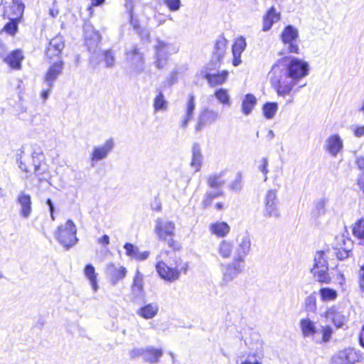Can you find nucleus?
<instances>
[{
    "mask_svg": "<svg viewBox=\"0 0 364 364\" xmlns=\"http://www.w3.org/2000/svg\"><path fill=\"white\" fill-rule=\"evenodd\" d=\"M280 19V13L277 12L274 6H272L263 16L264 31L270 30L273 24Z\"/></svg>",
    "mask_w": 364,
    "mask_h": 364,
    "instance_id": "obj_24",
    "label": "nucleus"
},
{
    "mask_svg": "<svg viewBox=\"0 0 364 364\" xmlns=\"http://www.w3.org/2000/svg\"><path fill=\"white\" fill-rule=\"evenodd\" d=\"M259 162H260V164L258 166V169L264 175V181H267V178H267V173L269 172V170H268V164H269L268 159L267 158H262L260 160Z\"/></svg>",
    "mask_w": 364,
    "mask_h": 364,
    "instance_id": "obj_51",
    "label": "nucleus"
},
{
    "mask_svg": "<svg viewBox=\"0 0 364 364\" xmlns=\"http://www.w3.org/2000/svg\"><path fill=\"white\" fill-rule=\"evenodd\" d=\"M262 109L265 118L272 119L278 109V104L277 102H267L263 105Z\"/></svg>",
    "mask_w": 364,
    "mask_h": 364,
    "instance_id": "obj_40",
    "label": "nucleus"
},
{
    "mask_svg": "<svg viewBox=\"0 0 364 364\" xmlns=\"http://www.w3.org/2000/svg\"><path fill=\"white\" fill-rule=\"evenodd\" d=\"M306 311L309 313H314L316 310V299L314 294H311L305 299Z\"/></svg>",
    "mask_w": 364,
    "mask_h": 364,
    "instance_id": "obj_45",
    "label": "nucleus"
},
{
    "mask_svg": "<svg viewBox=\"0 0 364 364\" xmlns=\"http://www.w3.org/2000/svg\"><path fill=\"white\" fill-rule=\"evenodd\" d=\"M124 6L127 10V12L129 14V19L130 22V25L133 28L135 32L139 31L141 28H142L140 26L139 21L138 18H135L134 16V1L133 0H125Z\"/></svg>",
    "mask_w": 364,
    "mask_h": 364,
    "instance_id": "obj_34",
    "label": "nucleus"
},
{
    "mask_svg": "<svg viewBox=\"0 0 364 364\" xmlns=\"http://www.w3.org/2000/svg\"><path fill=\"white\" fill-rule=\"evenodd\" d=\"M318 336H317L316 342L321 343V342H327L330 340L332 329L329 326H320L318 328Z\"/></svg>",
    "mask_w": 364,
    "mask_h": 364,
    "instance_id": "obj_41",
    "label": "nucleus"
},
{
    "mask_svg": "<svg viewBox=\"0 0 364 364\" xmlns=\"http://www.w3.org/2000/svg\"><path fill=\"white\" fill-rule=\"evenodd\" d=\"M358 284L360 291L364 292V264L360 266L358 272Z\"/></svg>",
    "mask_w": 364,
    "mask_h": 364,
    "instance_id": "obj_57",
    "label": "nucleus"
},
{
    "mask_svg": "<svg viewBox=\"0 0 364 364\" xmlns=\"http://www.w3.org/2000/svg\"><path fill=\"white\" fill-rule=\"evenodd\" d=\"M215 97L217 100L223 105H230V95L227 90L220 88L215 92Z\"/></svg>",
    "mask_w": 364,
    "mask_h": 364,
    "instance_id": "obj_44",
    "label": "nucleus"
},
{
    "mask_svg": "<svg viewBox=\"0 0 364 364\" xmlns=\"http://www.w3.org/2000/svg\"><path fill=\"white\" fill-rule=\"evenodd\" d=\"M257 104V99L252 94H247L242 101V112L247 116L250 114Z\"/></svg>",
    "mask_w": 364,
    "mask_h": 364,
    "instance_id": "obj_32",
    "label": "nucleus"
},
{
    "mask_svg": "<svg viewBox=\"0 0 364 364\" xmlns=\"http://www.w3.org/2000/svg\"><path fill=\"white\" fill-rule=\"evenodd\" d=\"M323 147L331 156L336 157L343 150V140L338 134L330 135L326 139Z\"/></svg>",
    "mask_w": 364,
    "mask_h": 364,
    "instance_id": "obj_17",
    "label": "nucleus"
},
{
    "mask_svg": "<svg viewBox=\"0 0 364 364\" xmlns=\"http://www.w3.org/2000/svg\"><path fill=\"white\" fill-rule=\"evenodd\" d=\"M224 196L223 189H215V191H208L203 196L201 205L203 208H208L213 203V200L217 198Z\"/></svg>",
    "mask_w": 364,
    "mask_h": 364,
    "instance_id": "obj_33",
    "label": "nucleus"
},
{
    "mask_svg": "<svg viewBox=\"0 0 364 364\" xmlns=\"http://www.w3.org/2000/svg\"><path fill=\"white\" fill-rule=\"evenodd\" d=\"M158 312V306L156 304H149L140 309L139 316L144 318H152Z\"/></svg>",
    "mask_w": 364,
    "mask_h": 364,
    "instance_id": "obj_37",
    "label": "nucleus"
},
{
    "mask_svg": "<svg viewBox=\"0 0 364 364\" xmlns=\"http://www.w3.org/2000/svg\"><path fill=\"white\" fill-rule=\"evenodd\" d=\"M114 143L112 139H108L106 142L99 146H96L93 149L92 154V165L94 166L95 161L105 159L108 153L112 150Z\"/></svg>",
    "mask_w": 364,
    "mask_h": 364,
    "instance_id": "obj_22",
    "label": "nucleus"
},
{
    "mask_svg": "<svg viewBox=\"0 0 364 364\" xmlns=\"http://www.w3.org/2000/svg\"><path fill=\"white\" fill-rule=\"evenodd\" d=\"M77 228L72 220H68L65 225L58 227L55 237L58 242L68 250L77 244Z\"/></svg>",
    "mask_w": 364,
    "mask_h": 364,
    "instance_id": "obj_5",
    "label": "nucleus"
},
{
    "mask_svg": "<svg viewBox=\"0 0 364 364\" xmlns=\"http://www.w3.org/2000/svg\"><path fill=\"white\" fill-rule=\"evenodd\" d=\"M354 134L357 137H360L364 136V126L358 127L354 129Z\"/></svg>",
    "mask_w": 364,
    "mask_h": 364,
    "instance_id": "obj_64",
    "label": "nucleus"
},
{
    "mask_svg": "<svg viewBox=\"0 0 364 364\" xmlns=\"http://www.w3.org/2000/svg\"><path fill=\"white\" fill-rule=\"evenodd\" d=\"M178 72L177 70H172L171 72V73L169 74V75L167 77V78L164 82V87H171L173 85H174L175 83H176L177 80H178Z\"/></svg>",
    "mask_w": 364,
    "mask_h": 364,
    "instance_id": "obj_50",
    "label": "nucleus"
},
{
    "mask_svg": "<svg viewBox=\"0 0 364 364\" xmlns=\"http://www.w3.org/2000/svg\"><path fill=\"white\" fill-rule=\"evenodd\" d=\"M309 63L303 59L292 56H284L278 60L269 73V79L272 87L279 97L289 96L293 102L294 94L302 86L294 90L297 83L309 75Z\"/></svg>",
    "mask_w": 364,
    "mask_h": 364,
    "instance_id": "obj_1",
    "label": "nucleus"
},
{
    "mask_svg": "<svg viewBox=\"0 0 364 364\" xmlns=\"http://www.w3.org/2000/svg\"><path fill=\"white\" fill-rule=\"evenodd\" d=\"M233 247L232 242L223 240L218 245L216 250L218 255L225 259L230 258L232 255Z\"/></svg>",
    "mask_w": 364,
    "mask_h": 364,
    "instance_id": "obj_28",
    "label": "nucleus"
},
{
    "mask_svg": "<svg viewBox=\"0 0 364 364\" xmlns=\"http://www.w3.org/2000/svg\"><path fill=\"white\" fill-rule=\"evenodd\" d=\"M164 351L162 348H155L149 346L145 348H136L130 350L129 355L132 358L141 357L145 362L151 364L156 363L162 357Z\"/></svg>",
    "mask_w": 364,
    "mask_h": 364,
    "instance_id": "obj_9",
    "label": "nucleus"
},
{
    "mask_svg": "<svg viewBox=\"0 0 364 364\" xmlns=\"http://www.w3.org/2000/svg\"><path fill=\"white\" fill-rule=\"evenodd\" d=\"M24 10L23 4L18 0H12L11 4L5 9L4 16L9 20H20Z\"/></svg>",
    "mask_w": 364,
    "mask_h": 364,
    "instance_id": "obj_19",
    "label": "nucleus"
},
{
    "mask_svg": "<svg viewBox=\"0 0 364 364\" xmlns=\"http://www.w3.org/2000/svg\"><path fill=\"white\" fill-rule=\"evenodd\" d=\"M98 242L101 244L102 246H106L109 242V237L107 235H104L102 237L97 240Z\"/></svg>",
    "mask_w": 364,
    "mask_h": 364,
    "instance_id": "obj_62",
    "label": "nucleus"
},
{
    "mask_svg": "<svg viewBox=\"0 0 364 364\" xmlns=\"http://www.w3.org/2000/svg\"><path fill=\"white\" fill-rule=\"evenodd\" d=\"M64 62L58 60L51 62L44 75V83L46 85L53 86L55 81L63 73Z\"/></svg>",
    "mask_w": 364,
    "mask_h": 364,
    "instance_id": "obj_15",
    "label": "nucleus"
},
{
    "mask_svg": "<svg viewBox=\"0 0 364 364\" xmlns=\"http://www.w3.org/2000/svg\"><path fill=\"white\" fill-rule=\"evenodd\" d=\"M23 59V55L21 50H16L11 52L4 59L9 66L16 70L21 69V62Z\"/></svg>",
    "mask_w": 364,
    "mask_h": 364,
    "instance_id": "obj_25",
    "label": "nucleus"
},
{
    "mask_svg": "<svg viewBox=\"0 0 364 364\" xmlns=\"http://www.w3.org/2000/svg\"><path fill=\"white\" fill-rule=\"evenodd\" d=\"M46 204L48 207V210L50 212V218L53 221L55 220L54 212H55V206L54 204L50 198H48L46 201Z\"/></svg>",
    "mask_w": 364,
    "mask_h": 364,
    "instance_id": "obj_59",
    "label": "nucleus"
},
{
    "mask_svg": "<svg viewBox=\"0 0 364 364\" xmlns=\"http://www.w3.org/2000/svg\"><path fill=\"white\" fill-rule=\"evenodd\" d=\"M227 47V40L220 36L215 41L214 49L213 52V58L210 63L215 64H220L221 60L223 59Z\"/></svg>",
    "mask_w": 364,
    "mask_h": 364,
    "instance_id": "obj_21",
    "label": "nucleus"
},
{
    "mask_svg": "<svg viewBox=\"0 0 364 364\" xmlns=\"http://www.w3.org/2000/svg\"><path fill=\"white\" fill-rule=\"evenodd\" d=\"M141 41H148L150 37V32L146 28H141L139 31L136 32Z\"/></svg>",
    "mask_w": 364,
    "mask_h": 364,
    "instance_id": "obj_56",
    "label": "nucleus"
},
{
    "mask_svg": "<svg viewBox=\"0 0 364 364\" xmlns=\"http://www.w3.org/2000/svg\"><path fill=\"white\" fill-rule=\"evenodd\" d=\"M164 2L172 11H178L181 6V0H164Z\"/></svg>",
    "mask_w": 364,
    "mask_h": 364,
    "instance_id": "obj_52",
    "label": "nucleus"
},
{
    "mask_svg": "<svg viewBox=\"0 0 364 364\" xmlns=\"http://www.w3.org/2000/svg\"><path fill=\"white\" fill-rule=\"evenodd\" d=\"M46 88L44 89L42 92H41V97L43 98V100L44 101H46L48 97H49V95L52 90V87L53 86H49V85H46Z\"/></svg>",
    "mask_w": 364,
    "mask_h": 364,
    "instance_id": "obj_61",
    "label": "nucleus"
},
{
    "mask_svg": "<svg viewBox=\"0 0 364 364\" xmlns=\"http://www.w3.org/2000/svg\"><path fill=\"white\" fill-rule=\"evenodd\" d=\"M154 64L158 69H163L167 63L171 55L178 53V48L172 43L166 42L160 39L156 40L154 46Z\"/></svg>",
    "mask_w": 364,
    "mask_h": 364,
    "instance_id": "obj_4",
    "label": "nucleus"
},
{
    "mask_svg": "<svg viewBox=\"0 0 364 364\" xmlns=\"http://www.w3.org/2000/svg\"><path fill=\"white\" fill-rule=\"evenodd\" d=\"M319 294L321 300L323 301H334L338 296L337 291L329 287L321 288L319 290Z\"/></svg>",
    "mask_w": 364,
    "mask_h": 364,
    "instance_id": "obj_38",
    "label": "nucleus"
},
{
    "mask_svg": "<svg viewBox=\"0 0 364 364\" xmlns=\"http://www.w3.org/2000/svg\"><path fill=\"white\" fill-rule=\"evenodd\" d=\"M188 269V262L177 257L175 253L168 260L159 261L156 264V269L160 277L170 283L178 280L181 274H186Z\"/></svg>",
    "mask_w": 364,
    "mask_h": 364,
    "instance_id": "obj_2",
    "label": "nucleus"
},
{
    "mask_svg": "<svg viewBox=\"0 0 364 364\" xmlns=\"http://www.w3.org/2000/svg\"><path fill=\"white\" fill-rule=\"evenodd\" d=\"M19 20H9L4 26V31L11 36H14L18 31Z\"/></svg>",
    "mask_w": 364,
    "mask_h": 364,
    "instance_id": "obj_46",
    "label": "nucleus"
},
{
    "mask_svg": "<svg viewBox=\"0 0 364 364\" xmlns=\"http://www.w3.org/2000/svg\"><path fill=\"white\" fill-rule=\"evenodd\" d=\"M65 47V43L61 36L52 38L46 51V57L51 63L53 60L61 59V52Z\"/></svg>",
    "mask_w": 364,
    "mask_h": 364,
    "instance_id": "obj_13",
    "label": "nucleus"
},
{
    "mask_svg": "<svg viewBox=\"0 0 364 364\" xmlns=\"http://www.w3.org/2000/svg\"><path fill=\"white\" fill-rule=\"evenodd\" d=\"M153 107L155 112H165L168 109V102L165 99L164 95L161 90H159L158 95L154 99Z\"/></svg>",
    "mask_w": 364,
    "mask_h": 364,
    "instance_id": "obj_35",
    "label": "nucleus"
},
{
    "mask_svg": "<svg viewBox=\"0 0 364 364\" xmlns=\"http://www.w3.org/2000/svg\"><path fill=\"white\" fill-rule=\"evenodd\" d=\"M203 155L199 144L195 143L192 146V159L191 166L198 172L200 170L203 164Z\"/></svg>",
    "mask_w": 364,
    "mask_h": 364,
    "instance_id": "obj_26",
    "label": "nucleus"
},
{
    "mask_svg": "<svg viewBox=\"0 0 364 364\" xmlns=\"http://www.w3.org/2000/svg\"><path fill=\"white\" fill-rule=\"evenodd\" d=\"M149 255H150V252L149 251H144V252L139 251L136 256H135L134 259L138 260V261H144L149 257Z\"/></svg>",
    "mask_w": 364,
    "mask_h": 364,
    "instance_id": "obj_60",
    "label": "nucleus"
},
{
    "mask_svg": "<svg viewBox=\"0 0 364 364\" xmlns=\"http://www.w3.org/2000/svg\"><path fill=\"white\" fill-rule=\"evenodd\" d=\"M16 202L19 206V215L23 218H28L32 213V200L30 194L24 191L18 193Z\"/></svg>",
    "mask_w": 364,
    "mask_h": 364,
    "instance_id": "obj_14",
    "label": "nucleus"
},
{
    "mask_svg": "<svg viewBox=\"0 0 364 364\" xmlns=\"http://www.w3.org/2000/svg\"><path fill=\"white\" fill-rule=\"evenodd\" d=\"M247 43L245 38L242 36L237 38L235 43L232 46V55H241L245 50Z\"/></svg>",
    "mask_w": 364,
    "mask_h": 364,
    "instance_id": "obj_42",
    "label": "nucleus"
},
{
    "mask_svg": "<svg viewBox=\"0 0 364 364\" xmlns=\"http://www.w3.org/2000/svg\"><path fill=\"white\" fill-rule=\"evenodd\" d=\"M124 248L125 249L126 255L132 259L135 258V256H136L139 251L136 246L128 242L124 245Z\"/></svg>",
    "mask_w": 364,
    "mask_h": 364,
    "instance_id": "obj_49",
    "label": "nucleus"
},
{
    "mask_svg": "<svg viewBox=\"0 0 364 364\" xmlns=\"http://www.w3.org/2000/svg\"><path fill=\"white\" fill-rule=\"evenodd\" d=\"M195 109V96L191 93L188 96V100L185 105V112L180 123L181 127L183 129L187 128L189 122L193 119Z\"/></svg>",
    "mask_w": 364,
    "mask_h": 364,
    "instance_id": "obj_20",
    "label": "nucleus"
},
{
    "mask_svg": "<svg viewBox=\"0 0 364 364\" xmlns=\"http://www.w3.org/2000/svg\"><path fill=\"white\" fill-rule=\"evenodd\" d=\"M219 67L220 64L216 65L213 63H210L200 70L198 75L202 78L205 79L210 87L223 85L228 79V72L227 70L219 72Z\"/></svg>",
    "mask_w": 364,
    "mask_h": 364,
    "instance_id": "obj_7",
    "label": "nucleus"
},
{
    "mask_svg": "<svg viewBox=\"0 0 364 364\" xmlns=\"http://www.w3.org/2000/svg\"><path fill=\"white\" fill-rule=\"evenodd\" d=\"M280 38L283 43L281 54L299 53V31L295 27L291 25L287 26L282 31Z\"/></svg>",
    "mask_w": 364,
    "mask_h": 364,
    "instance_id": "obj_6",
    "label": "nucleus"
},
{
    "mask_svg": "<svg viewBox=\"0 0 364 364\" xmlns=\"http://www.w3.org/2000/svg\"><path fill=\"white\" fill-rule=\"evenodd\" d=\"M327 201L328 200L326 198H321L316 202L314 213L317 216L325 213Z\"/></svg>",
    "mask_w": 364,
    "mask_h": 364,
    "instance_id": "obj_47",
    "label": "nucleus"
},
{
    "mask_svg": "<svg viewBox=\"0 0 364 364\" xmlns=\"http://www.w3.org/2000/svg\"><path fill=\"white\" fill-rule=\"evenodd\" d=\"M251 237L248 234L245 233L238 237L233 259L245 264V258L251 251Z\"/></svg>",
    "mask_w": 364,
    "mask_h": 364,
    "instance_id": "obj_11",
    "label": "nucleus"
},
{
    "mask_svg": "<svg viewBox=\"0 0 364 364\" xmlns=\"http://www.w3.org/2000/svg\"><path fill=\"white\" fill-rule=\"evenodd\" d=\"M245 264L232 259L229 262H221L220 264V270L221 273V280L220 286L227 287L245 270Z\"/></svg>",
    "mask_w": 364,
    "mask_h": 364,
    "instance_id": "obj_3",
    "label": "nucleus"
},
{
    "mask_svg": "<svg viewBox=\"0 0 364 364\" xmlns=\"http://www.w3.org/2000/svg\"><path fill=\"white\" fill-rule=\"evenodd\" d=\"M300 326L303 336L304 337L311 338L314 341H316L317 336H318V328L315 325V323L311 320H301Z\"/></svg>",
    "mask_w": 364,
    "mask_h": 364,
    "instance_id": "obj_23",
    "label": "nucleus"
},
{
    "mask_svg": "<svg viewBox=\"0 0 364 364\" xmlns=\"http://www.w3.org/2000/svg\"><path fill=\"white\" fill-rule=\"evenodd\" d=\"M132 291L135 298L139 299L144 296L143 274L139 272V270H137L135 274L132 287Z\"/></svg>",
    "mask_w": 364,
    "mask_h": 364,
    "instance_id": "obj_29",
    "label": "nucleus"
},
{
    "mask_svg": "<svg viewBox=\"0 0 364 364\" xmlns=\"http://www.w3.org/2000/svg\"><path fill=\"white\" fill-rule=\"evenodd\" d=\"M84 274L88 279L94 292H96L99 287L97 279V273L95 272V269L93 265L91 264H86L84 268Z\"/></svg>",
    "mask_w": 364,
    "mask_h": 364,
    "instance_id": "obj_31",
    "label": "nucleus"
},
{
    "mask_svg": "<svg viewBox=\"0 0 364 364\" xmlns=\"http://www.w3.org/2000/svg\"><path fill=\"white\" fill-rule=\"evenodd\" d=\"M326 318H344L343 316L340 315L336 307L330 308L326 313Z\"/></svg>",
    "mask_w": 364,
    "mask_h": 364,
    "instance_id": "obj_54",
    "label": "nucleus"
},
{
    "mask_svg": "<svg viewBox=\"0 0 364 364\" xmlns=\"http://www.w3.org/2000/svg\"><path fill=\"white\" fill-rule=\"evenodd\" d=\"M225 171L214 173L209 175L207 178V184L210 188L222 189L225 183L223 177Z\"/></svg>",
    "mask_w": 364,
    "mask_h": 364,
    "instance_id": "obj_27",
    "label": "nucleus"
},
{
    "mask_svg": "<svg viewBox=\"0 0 364 364\" xmlns=\"http://www.w3.org/2000/svg\"><path fill=\"white\" fill-rule=\"evenodd\" d=\"M353 234L358 239L364 241V219L361 218L355 223Z\"/></svg>",
    "mask_w": 364,
    "mask_h": 364,
    "instance_id": "obj_43",
    "label": "nucleus"
},
{
    "mask_svg": "<svg viewBox=\"0 0 364 364\" xmlns=\"http://www.w3.org/2000/svg\"><path fill=\"white\" fill-rule=\"evenodd\" d=\"M175 229V224L172 221L163 218L156 220L154 231L156 235L160 240L166 241L168 245L173 249H176L175 240L173 239Z\"/></svg>",
    "mask_w": 364,
    "mask_h": 364,
    "instance_id": "obj_8",
    "label": "nucleus"
},
{
    "mask_svg": "<svg viewBox=\"0 0 364 364\" xmlns=\"http://www.w3.org/2000/svg\"><path fill=\"white\" fill-rule=\"evenodd\" d=\"M127 60L136 72L140 73L144 69V55L139 52L136 46H132L126 53Z\"/></svg>",
    "mask_w": 364,
    "mask_h": 364,
    "instance_id": "obj_16",
    "label": "nucleus"
},
{
    "mask_svg": "<svg viewBox=\"0 0 364 364\" xmlns=\"http://www.w3.org/2000/svg\"><path fill=\"white\" fill-rule=\"evenodd\" d=\"M127 274V269L124 267H120L118 269H115V282L123 279Z\"/></svg>",
    "mask_w": 364,
    "mask_h": 364,
    "instance_id": "obj_58",
    "label": "nucleus"
},
{
    "mask_svg": "<svg viewBox=\"0 0 364 364\" xmlns=\"http://www.w3.org/2000/svg\"><path fill=\"white\" fill-rule=\"evenodd\" d=\"M349 253H350V251L345 250H342V251H339L337 253V257L339 259H344L349 257Z\"/></svg>",
    "mask_w": 364,
    "mask_h": 364,
    "instance_id": "obj_63",
    "label": "nucleus"
},
{
    "mask_svg": "<svg viewBox=\"0 0 364 364\" xmlns=\"http://www.w3.org/2000/svg\"><path fill=\"white\" fill-rule=\"evenodd\" d=\"M152 326V328L159 331H164L166 328V324L164 322H162V320H153V322L150 323Z\"/></svg>",
    "mask_w": 364,
    "mask_h": 364,
    "instance_id": "obj_55",
    "label": "nucleus"
},
{
    "mask_svg": "<svg viewBox=\"0 0 364 364\" xmlns=\"http://www.w3.org/2000/svg\"><path fill=\"white\" fill-rule=\"evenodd\" d=\"M324 256V252H317L314 257V264L312 268L328 269V262Z\"/></svg>",
    "mask_w": 364,
    "mask_h": 364,
    "instance_id": "obj_39",
    "label": "nucleus"
},
{
    "mask_svg": "<svg viewBox=\"0 0 364 364\" xmlns=\"http://www.w3.org/2000/svg\"><path fill=\"white\" fill-rule=\"evenodd\" d=\"M242 188V174L238 173L229 186L230 191L239 192Z\"/></svg>",
    "mask_w": 364,
    "mask_h": 364,
    "instance_id": "obj_48",
    "label": "nucleus"
},
{
    "mask_svg": "<svg viewBox=\"0 0 364 364\" xmlns=\"http://www.w3.org/2000/svg\"><path fill=\"white\" fill-rule=\"evenodd\" d=\"M104 60L107 67H112L114 63V53L112 50H105L103 52Z\"/></svg>",
    "mask_w": 364,
    "mask_h": 364,
    "instance_id": "obj_53",
    "label": "nucleus"
},
{
    "mask_svg": "<svg viewBox=\"0 0 364 364\" xmlns=\"http://www.w3.org/2000/svg\"><path fill=\"white\" fill-rule=\"evenodd\" d=\"M263 216L266 218H273L279 219L281 212L279 208V201L276 190H269L264 198Z\"/></svg>",
    "mask_w": 364,
    "mask_h": 364,
    "instance_id": "obj_10",
    "label": "nucleus"
},
{
    "mask_svg": "<svg viewBox=\"0 0 364 364\" xmlns=\"http://www.w3.org/2000/svg\"><path fill=\"white\" fill-rule=\"evenodd\" d=\"M220 118L218 112L205 108L203 109L198 117L196 130L200 131L204 126L214 123Z\"/></svg>",
    "mask_w": 364,
    "mask_h": 364,
    "instance_id": "obj_18",
    "label": "nucleus"
},
{
    "mask_svg": "<svg viewBox=\"0 0 364 364\" xmlns=\"http://www.w3.org/2000/svg\"><path fill=\"white\" fill-rule=\"evenodd\" d=\"M210 230L212 234L223 237L230 232V228L225 222H216L210 225Z\"/></svg>",
    "mask_w": 364,
    "mask_h": 364,
    "instance_id": "obj_30",
    "label": "nucleus"
},
{
    "mask_svg": "<svg viewBox=\"0 0 364 364\" xmlns=\"http://www.w3.org/2000/svg\"><path fill=\"white\" fill-rule=\"evenodd\" d=\"M311 272L316 281L321 284H329L331 281L328 269L311 268Z\"/></svg>",
    "mask_w": 364,
    "mask_h": 364,
    "instance_id": "obj_36",
    "label": "nucleus"
},
{
    "mask_svg": "<svg viewBox=\"0 0 364 364\" xmlns=\"http://www.w3.org/2000/svg\"><path fill=\"white\" fill-rule=\"evenodd\" d=\"M361 355L353 348H346L338 351L332 358L331 364H354L360 361Z\"/></svg>",
    "mask_w": 364,
    "mask_h": 364,
    "instance_id": "obj_12",
    "label": "nucleus"
}]
</instances>
